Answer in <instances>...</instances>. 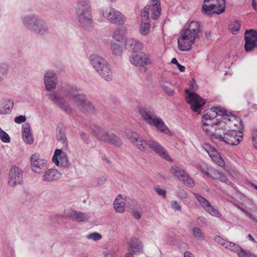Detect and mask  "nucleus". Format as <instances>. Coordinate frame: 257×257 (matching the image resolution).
<instances>
[{
	"instance_id": "obj_33",
	"label": "nucleus",
	"mask_w": 257,
	"mask_h": 257,
	"mask_svg": "<svg viewBox=\"0 0 257 257\" xmlns=\"http://www.w3.org/2000/svg\"><path fill=\"white\" fill-rule=\"evenodd\" d=\"M97 73L106 81H109L112 79V71L109 64L103 67Z\"/></svg>"
},
{
	"instance_id": "obj_40",
	"label": "nucleus",
	"mask_w": 257,
	"mask_h": 257,
	"mask_svg": "<svg viewBox=\"0 0 257 257\" xmlns=\"http://www.w3.org/2000/svg\"><path fill=\"white\" fill-rule=\"evenodd\" d=\"M226 248L229 249V250L236 253V254L238 253L239 250H240L241 247L237 245V244L227 241L226 243V244H225V246Z\"/></svg>"
},
{
	"instance_id": "obj_20",
	"label": "nucleus",
	"mask_w": 257,
	"mask_h": 257,
	"mask_svg": "<svg viewBox=\"0 0 257 257\" xmlns=\"http://www.w3.org/2000/svg\"><path fill=\"white\" fill-rule=\"evenodd\" d=\"M194 195L201 206L209 214L217 217H220L221 216V213L218 209L216 207L212 206L207 199L198 193H194Z\"/></svg>"
},
{
	"instance_id": "obj_15",
	"label": "nucleus",
	"mask_w": 257,
	"mask_h": 257,
	"mask_svg": "<svg viewBox=\"0 0 257 257\" xmlns=\"http://www.w3.org/2000/svg\"><path fill=\"white\" fill-rule=\"evenodd\" d=\"M23 181V170L16 166H13L9 172L8 184L11 187H15L20 185Z\"/></svg>"
},
{
	"instance_id": "obj_12",
	"label": "nucleus",
	"mask_w": 257,
	"mask_h": 257,
	"mask_svg": "<svg viewBox=\"0 0 257 257\" xmlns=\"http://www.w3.org/2000/svg\"><path fill=\"white\" fill-rule=\"evenodd\" d=\"M202 128L205 134L209 136L211 139H218L221 132L220 131L223 130V127H221L220 125V121L213 122H202Z\"/></svg>"
},
{
	"instance_id": "obj_60",
	"label": "nucleus",
	"mask_w": 257,
	"mask_h": 257,
	"mask_svg": "<svg viewBox=\"0 0 257 257\" xmlns=\"http://www.w3.org/2000/svg\"><path fill=\"white\" fill-rule=\"evenodd\" d=\"M188 90V89H187ZM196 89V84L194 80L190 81V88L189 90L191 92H194Z\"/></svg>"
},
{
	"instance_id": "obj_1",
	"label": "nucleus",
	"mask_w": 257,
	"mask_h": 257,
	"mask_svg": "<svg viewBox=\"0 0 257 257\" xmlns=\"http://www.w3.org/2000/svg\"><path fill=\"white\" fill-rule=\"evenodd\" d=\"M124 134L129 141L140 151L148 153L152 150L164 159L170 162H173V160L169 156L165 148L154 139H150L146 141L139 134L130 130H126Z\"/></svg>"
},
{
	"instance_id": "obj_4",
	"label": "nucleus",
	"mask_w": 257,
	"mask_h": 257,
	"mask_svg": "<svg viewBox=\"0 0 257 257\" xmlns=\"http://www.w3.org/2000/svg\"><path fill=\"white\" fill-rule=\"evenodd\" d=\"M200 32L199 23L197 21H192L187 28L181 32L178 39V49L182 51L191 50L195 40L198 38Z\"/></svg>"
},
{
	"instance_id": "obj_44",
	"label": "nucleus",
	"mask_w": 257,
	"mask_h": 257,
	"mask_svg": "<svg viewBox=\"0 0 257 257\" xmlns=\"http://www.w3.org/2000/svg\"><path fill=\"white\" fill-rule=\"evenodd\" d=\"M170 171L172 174L178 179L181 174H182V172L185 170L180 167L173 166L170 168Z\"/></svg>"
},
{
	"instance_id": "obj_34",
	"label": "nucleus",
	"mask_w": 257,
	"mask_h": 257,
	"mask_svg": "<svg viewBox=\"0 0 257 257\" xmlns=\"http://www.w3.org/2000/svg\"><path fill=\"white\" fill-rule=\"evenodd\" d=\"M70 217L78 222L87 221L90 218L87 214L76 211L71 212Z\"/></svg>"
},
{
	"instance_id": "obj_32",
	"label": "nucleus",
	"mask_w": 257,
	"mask_h": 257,
	"mask_svg": "<svg viewBox=\"0 0 257 257\" xmlns=\"http://www.w3.org/2000/svg\"><path fill=\"white\" fill-rule=\"evenodd\" d=\"M125 204V199L121 195H118L113 202L114 209L116 212L118 213L124 212Z\"/></svg>"
},
{
	"instance_id": "obj_61",
	"label": "nucleus",
	"mask_w": 257,
	"mask_h": 257,
	"mask_svg": "<svg viewBox=\"0 0 257 257\" xmlns=\"http://www.w3.org/2000/svg\"><path fill=\"white\" fill-rule=\"evenodd\" d=\"M80 136L82 139H83L85 142L88 143V141L89 140L88 136L85 132H82L80 133Z\"/></svg>"
},
{
	"instance_id": "obj_62",
	"label": "nucleus",
	"mask_w": 257,
	"mask_h": 257,
	"mask_svg": "<svg viewBox=\"0 0 257 257\" xmlns=\"http://www.w3.org/2000/svg\"><path fill=\"white\" fill-rule=\"evenodd\" d=\"M221 181L223 182H227L228 181L227 177L222 173L220 172L219 176H218V179Z\"/></svg>"
},
{
	"instance_id": "obj_50",
	"label": "nucleus",
	"mask_w": 257,
	"mask_h": 257,
	"mask_svg": "<svg viewBox=\"0 0 257 257\" xmlns=\"http://www.w3.org/2000/svg\"><path fill=\"white\" fill-rule=\"evenodd\" d=\"M237 254L238 257H257L255 254L249 251L244 250L241 247Z\"/></svg>"
},
{
	"instance_id": "obj_42",
	"label": "nucleus",
	"mask_w": 257,
	"mask_h": 257,
	"mask_svg": "<svg viewBox=\"0 0 257 257\" xmlns=\"http://www.w3.org/2000/svg\"><path fill=\"white\" fill-rule=\"evenodd\" d=\"M240 29V24L237 21L232 22L229 26V30L230 32L234 35L236 34Z\"/></svg>"
},
{
	"instance_id": "obj_38",
	"label": "nucleus",
	"mask_w": 257,
	"mask_h": 257,
	"mask_svg": "<svg viewBox=\"0 0 257 257\" xmlns=\"http://www.w3.org/2000/svg\"><path fill=\"white\" fill-rule=\"evenodd\" d=\"M104 142L108 143L116 146H120L122 143L120 139L113 134H107Z\"/></svg>"
},
{
	"instance_id": "obj_48",
	"label": "nucleus",
	"mask_w": 257,
	"mask_h": 257,
	"mask_svg": "<svg viewBox=\"0 0 257 257\" xmlns=\"http://www.w3.org/2000/svg\"><path fill=\"white\" fill-rule=\"evenodd\" d=\"M102 238L101 235L98 232H93L88 234L86 235V238L89 240H92L93 241H98Z\"/></svg>"
},
{
	"instance_id": "obj_26",
	"label": "nucleus",
	"mask_w": 257,
	"mask_h": 257,
	"mask_svg": "<svg viewBox=\"0 0 257 257\" xmlns=\"http://www.w3.org/2000/svg\"><path fill=\"white\" fill-rule=\"evenodd\" d=\"M22 136L24 141L28 144H32L34 142L32 131L29 123H24L22 125Z\"/></svg>"
},
{
	"instance_id": "obj_24",
	"label": "nucleus",
	"mask_w": 257,
	"mask_h": 257,
	"mask_svg": "<svg viewBox=\"0 0 257 257\" xmlns=\"http://www.w3.org/2000/svg\"><path fill=\"white\" fill-rule=\"evenodd\" d=\"M89 61L91 65L97 72L108 64L106 60L96 54L90 55Z\"/></svg>"
},
{
	"instance_id": "obj_11",
	"label": "nucleus",
	"mask_w": 257,
	"mask_h": 257,
	"mask_svg": "<svg viewBox=\"0 0 257 257\" xmlns=\"http://www.w3.org/2000/svg\"><path fill=\"white\" fill-rule=\"evenodd\" d=\"M222 116L220 120V125L224 130L228 128L230 129H239L242 127V123L241 120L232 115H229L227 113L226 111L222 112Z\"/></svg>"
},
{
	"instance_id": "obj_2",
	"label": "nucleus",
	"mask_w": 257,
	"mask_h": 257,
	"mask_svg": "<svg viewBox=\"0 0 257 257\" xmlns=\"http://www.w3.org/2000/svg\"><path fill=\"white\" fill-rule=\"evenodd\" d=\"M80 89L76 86H71L64 90L63 95L74 106H76L83 112L94 113L95 109L83 93H79Z\"/></svg>"
},
{
	"instance_id": "obj_29",
	"label": "nucleus",
	"mask_w": 257,
	"mask_h": 257,
	"mask_svg": "<svg viewBox=\"0 0 257 257\" xmlns=\"http://www.w3.org/2000/svg\"><path fill=\"white\" fill-rule=\"evenodd\" d=\"M56 140L61 144L62 149L66 150L68 148V141L65 131L59 127L57 128Z\"/></svg>"
},
{
	"instance_id": "obj_53",
	"label": "nucleus",
	"mask_w": 257,
	"mask_h": 257,
	"mask_svg": "<svg viewBox=\"0 0 257 257\" xmlns=\"http://www.w3.org/2000/svg\"><path fill=\"white\" fill-rule=\"evenodd\" d=\"M177 196L181 199H185L187 198L188 194L184 189L180 188L177 192Z\"/></svg>"
},
{
	"instance_id": "obj_28",
	"label": "nucleus",
	"mask_w": 257,
	"mask_h": 257,
	"mask_svg": "<svg viewBox=\"0 0 257 257\" xmlns=\"http://www.w3.org/2000/svg\"><path fill=\"white\" fill-rule=\"evenodd\" d=\"M141 67L146 68L154 64V59L152 54L144 52H140Z\"/></svg>"
},
{
	"instance_id": "obj_35",
	"label": "nucleus",
	"mask_w": 257,
	"mask_h": 257,
	"mask_svg": "<svg viewBox=\"0 0 257 257\" xmlns=\"http://www.w3.org/2000/svg\"><path fill=\"white\" fill-rule=\"evenodd\" d=\"M139 32L144 37L148 36L151 33V24L149 21H141Z\"/></svg>"
},
{
	"instance_id": "obj_3",
	"label": "nucleus",
	"mask_w": 257,
	"mask_h": 257,
	"mask_svg": "<svg viewBox=\"0 0 257 257\" xmlns=\"http://www.w3.org/2000/svg\"><path fill=\"white\" fill-rule=\"evenodd\" d=\"M200 32L199 23L197 21H192L187 28L181 32L178 39V49L182 51L191 50L195 40L198 38Z\"/></svg>"
},
{
	"instance_id": "obj_47",
	"label": "nucleus",
	"mask_w": 257,
	"mask_h": 257,
	"mask_svg": "<svg viewBox=\"0 0 257 257\" xmlns=\"http://www.w3.org/2000/svg\"><path fill=\"white\" fill-rule=\"evenodd\" d=\"M4 113H9L13 107L14 102L11 100H6L4 103Z\"/></svg>"
},
{
	"instance_id": "obj_5",
	"label": "nucleus",
	"mask_w": 257,
	"mask_h": 257,
	"mask_svg": "<svg viewBox=\"0 0 257 257\" xmlns=\"http://www.w3.org/2000/svg\"><path fill=\"white\" fill-rule=\"evenodd\" d=\"M21 20L25 28L35 35L45 36L49 33L47 23L38 16L25 15Z\"/></svg>"
},
{
	"instance_id": "obj_58",
	"label": "nucleus",
	"mask_w": 257,
	"mask_h": 257,
	"mask_svg": "<svg viewBox=\"0 0 257 257\" xmlns=\"http://www.w3.org/2000/svg\"><path fill=\"white\" fill-rule=\"evenodd\" d=\"M26 120V117L24 115H19L15 118L14 121L17 123H21L22 122H24Z\"/></svg>"
},
{
	"instance_id": "obj_51",
	"label": "nucleus",
	"mask_w": 257,
	"mask_h": 257,
	"mask_svg": "<svg viewBox=\"0 0 257 257\" xmlns=\"http://www.w3.org/2000/svg\"><path fill=\"white\" fill-rule=\"evenodd\" d=\"M9 69L8 65L6 63H0V78L7 75Z\"/></svg>"
},
{
	"instance_id": "obj_41",
	"label": "nucleus",
	"mask_w": 257,
	"mask_h": 257,
	"mask_svg": "<svg viewBox=\"0 0 257 257\" xmlns=\"http://www.w3.org/2000/svg\"><path fill=\"white\" fill-rule=\"evenodd\" d=\"M209 172H205V175L207 177L212 178L213 179H218L220 172L213 168H207Z\"/></svg>"
},
{
	"instance_id": "obj_10",
	"label": "nucleus",
	"mask_w": 257,
	"mask_h": 257,
	"mask_svg": "<svg viewBox=\"0 0 257 257\" xmlns=\"http://www.w3.org/2000/svg\"><path fill=\"white\" fill-rule=\"evenodd\" d=\"M101 14L110 23L115 25H122L126 20V18L122 13L112 8L102 10Z\"/></svg>"
},
{
	"instance_id": "obj_54",
	"label": "nucleus",
	"mask_w": 257,
	"mask_h": 257,
	"mask_svg": "<svg viewBox=\"0 0 257 257\" xmlns=\"http://www.w3.org/2000/svg\"><path fill=\"white\" fill-rule=\"evenodd\" d=\"M141 210V208L131 209V213L132 214V215L135 218L137 219H140L141 217V214L140 212V210Z\"/></svg>"
},
{
	"instance_id": "obj_6",
	"label": "nucleus",
	"mask_w": 257,
	"mask_h": 257,
	"mask_svg": "<svg viewBox=\"0 0 257 257\" xmlns=\"http://www.w3.org/2000/svg\"><path fill=\"white\" fill-rule=\"evenodd\" d=\"M76 15L80 25L85 29L92 27L93 21L89 0H79L77 3Z\"/></svg>"
},
{
	"instance_id": "obj_45",
	"label": "nucleus",
	"mask_w": 257,
	"mask_h": 257,
	"mask_svg": "<svg viewBox=\"0 0 257 257\" xmlns=\"http://www.w3.org/2000/svg\"><path fill=\"white\" fill-rule=\"evenodd\" d=\"M192 230L193 236L197 239L203 240L204 239V234L199 227H194L192 228Z\"/></svg>"
},
{
	"instance_id": "obj_13",
	"label": "nucleus",
	"mask_w": 257,
	"mask_h": 257,
	"mask_svg": "<svg viewBox=\"0 0 257 257\" xmlns=\"http://www.w3.org/2000/svg\"><path fill=\"white\" fill-rule=\"evenodd\" d=\"M30 167L35 173L42 174L48 168V162L45 159H40V155L35 153L31 156Z\"/></svg>"
},
{
	"instance_id": "obj_57",
	"label": "nucleus",
	"mask_w": 257,
	"mask_h": 257,
	"mask_svg": "<svg viewBox=\"0 0 257 257\" xmlns=\"http://www.w3.org/2000/svg\"><path fill=\"white\" fill-rule=\"evenodd\" d=\"M171 207L177 211H181V206L177 201H173L171 202Z\"/></svg>"
},
{
	"instance_id": "obj_7",
	"label": "nucleus",
	"mask_w": 257,
	"mask_h": 257,
	"mask_svg": "<svg viewBox=\"0 0 257 257\" xmlns=\"http://www.w3.org/2000/svg\"><path fill=\"white\" fill-rule=\"evenodd\" d=\"M139 112L145 122L155 126L158 131L168 135L171 133L162 119L156 115L151 108H141Z\"/></svg>"
},
{
	"instance_id": "obj_30",
	"label": "nucleus",
	"mask_w": 257,
	"mask_h": 257,
	"mask_svg": "<svg viewBox=\"0 0 257 257\" xmlns=\"http://www.w3.org/2000/svg\"><path fill=\"white\" fill-rule=\"evenodd\" d=\"M129 246L131 251L133 253L140 254L143 252V245L142 242L136 238L131 239L130 242Z\"/></svg>"
},
{
	"instance_id": "obj_37",
	"label": "nucleus",
	"mask_w": 257,
	"mask_h": 257,
	"mask_svg": "<svg viewBox=\"0 0 257 257\" xmlns=\"http://www.w3.org/2000/svg\"><path fill=\"white\" fill-rule=\"evenodd\" d=\"M120 42L112 41L110 45V49L112 53L116 56L120 55L123 52L122 46L120 44Z\"/></svg>"
},
{
	"instance_id": "obj_63",
	"label": "nucleus",
	"mask_w": 257,
	"mask_h": 257,
	"mask_svg": "<svg viewBox=\"0 0 257 257\" xmlns=\"http://www.w3.org/2000/svg\"><path fill=\"white\" fill-rule=\"evenodd\" d=\"M106 178L102 176L98 179L97 182L99 184H103L106 181Z\"/></svg>"
},
{
	"instance_id": "obj_22",
	"label": "nucleus",
	"mask_w": 257,
	"mask_h": 257,
	"mask_svg": "<svg viewBox=\"0 0 257 257\" xmlns=\"http://www.w3.org/2000/svg\"><path fill=\"white\" fill-rule=\"evenodd\" d=\"M124 47L128 50L136 53L144 49V44L140 40L127 38L124 41Z\"/></svg>"
},
{
	"instance_id": "obj_49",
	"label": "nucleus",
	"mask_w": 257,
	"mask_h": 257,
	"mask_svg": "<svg viewBox=\"0 0 257 257\" xmlns=\"http://www.w3.org/2000/svg\"><path fill=\"white\" fill-rule=\"evenodd\" d=\"M0 139L3 143H8L10 142V136L1 127H0Z\"/></svg>"
},
{
	"instance_id": "obj_56",
	"label": "nucleus",
	"mask_w": 257,
	"mask_h": 257,
	"mask_svg": "<svg viewBox=\"0 0 257 257\" xmlns=\"http://www.w3.org/2000/svg\"><path fill=\"white\" fill-rule=\"evenodd\" d=\"M214 240L215 242L221 244L224 247L225 246V244L227 242V240H225L224 238H222L220 236L216 235L214 237Z\"/></svg>"
},
{
	"instance_id": "obj_21",
	"label": "nucleus",
	"mask_w": 257,
	"mask_h": 257,
	"mask_svg": "<svg viewBox=\"0 0 257 257\" xmlns=\"http://www.w3.org/2000/svg\"><path fill=\"white\" fill-rule=\"evenodd\" d=\"M44 82L46 89L49 92L53 91L57 85V76L54 71L49 70L45 72Z\"/></svg>"
},
{
	"instance_id": "obj_31",
	"label": "nucleus",
	"mask_w": 257,
	"mask_h": 257,
	"mask_svg": "<svg viewBox=\"0 0 257 257\" xmlns=\"http://www.w3.org/2000/svg\"><path fill=\"white\" fill-rule=\"evenodd\" d=\"M92 134L97 139L103 142L106 140L108 134L105 128L98 125H95L92 128Z\"/></svg>"
},
{
	"instance_id": "obj_14",
	"label": "nucleus",
	"mask_w": 257,
	"mask_h": 257,
	"mask_svg": "<svg viewBox=\"0 0 257 257\" xmlns=\"http://www.w3.org/2000/svg\"><path fill=\"white\" fill-rule=\"evenodd\" d=\"M185 92L187 95V101L190 104L191 109L198 113H200L201 108L205 104V100L199 95L194 92H191L186 89Z\"/></svg>"
},
{
	"instance_id": "obj_8",
	"label": "nucleus",
	"mask_w": 257,
	"mask_h": 257,
	"mask_svg": "<svg viewBox=\"0 0 257 257\" xmlns=\"http://www.w3.org/2000/svg\"><path fill=\"white\" fill-rule=\"evenodd\" d=\"M225 7V0H204L202 9L207 15L221 14L224 12Z\"/></svg>"
},
{
	"instance_id": "obj_17",
	"label": "nucleus",
	"mask_w": 257,
	"mask_h": 257,
	"mask_svg": "<svg viewBox=\"0 0 257 257\" xmlns=\"http://www.w3.org/2000/svg\"><path fill=\"white\" fill-rule=\"evenodd\" d=\"M202 147L215 164L221 168L225 167V163L224 160L214 148L207 143L202 144Z\"/></svg>"
},
{
	"instance_id": "obj_18",
	"label": "nucleus",
	"mask_w": 257,
	"mask_h": 257,
	"mask_svg": "<svg viewBox=\"0 0 257 257\" xmlns=\"http://www.w3.org/2000/svg\"><path fill=\"white\" fill-rule=\"evenodd\" d=\"M52 161L55 165L60 168H67L70 166L66 153L62 152L61 149L55 150Z\"/></svg>"
},
{
	"instance_id": "obj_52",
	"label": "nucleus",
	"mask_w": 257,
	"mask_h": 257,
	"mask_svg": "<svg viewBox=\"0 0 257 257\" xmlns=\"http://www.w3.org/2000/svg\"><path fill=\"white\" fill-rule=\"evenodd\" d=\"M154 189L158 195L162 196L164 198L166 197V191L163 187L157 185L154 187Z\"/></svg>"
},
{
	"instance_id": "obj_25",
	"label": "nucleus",
	"mask_w": 257,
	"mask_h": 257,
	"mask_svg": "<svg viewBox=\"0 0 257 257\" xmlns=\"http://www.w3.org/2000/svg\"><path fill=\"white\" fill-rule=\"evenodd\" d=\"M220 111H218L217 107H212L206 109L204 111V114L202 118V122H213L214 120L217 121L215 119V117L219 115Z\"/></svg>"
},
{
	"instance_id": "obj_39",
	"label": "nucleus",
	"mask_w": 257,
	"mask_h": 257,
	"mask_svg": "<svg viewBox=\"0 0 257 257\" xmlns=\"http://www.w3.org/2000/svg\"><path fill=\"white\" fill-rule=\"evenodd\" d=\"M131 64L135 67H141L140 53H133L129 57Z\"/></svg>"
},
{
	"instance_id": "obj_36",
	"label": "nucleus",
	"mask_w": 257,
	"mask_h": 257,
	"mask_svg": "<svg viewBox=\"0 0 257 257\" xmlns=\"http://www.w3.org/2000/svg\"><path fill=\"white\" fill-rule=\"evenodd\" d=\"M178 179L182 182L184 184L190 187H193L194 185V181L186 171L182 172Z\"/></svg>"
},
{
	"instance_id": "obj_43",
	"label": "nucleus",
	"mask_w": 257,
	"mask_h": 257,
	"mask_svg": "<svg viewBox=\"0 0 257 257\" xmlns=\"http://www.w3.org/2000/svg\"><path fill=\"white\" fill-rule=\"evenodd\" d=\"M122 30L119 28L116 29L113 32L112 39L113 41L120 42L122 40Z\"/></svg>"
},
{
	"instance_id": "obj_23",
	"label": "nucleus",
	"mask_w": 257,
	"mask_h": 257,
	"mask_svg": "<svg viewBox=\"0 0 257 257\" xmlns=\"http://www.w3.org/2000/svg\"><path fill=\"white\" fill-rule=\"evenodd\" d=\"M42 176V180L44 182L50 183L57 181L59 179L62 174L56 169H48L45 171Z\"/></svg>"
},
{
	"instance_id": "obj_16",
	"label": "nucleus",
	"mask_w": 257,
	"mask_h": 257,
	"mask_svg": "<svg viewBox=\"0 0 257 257\" xmlns=\"http://www.w3.org/2000/svg\"><path fill=\"white\" fill-rule=\"evenodd\" d=\"M48 97L61 110L66 113L70 114L72 113V107L60 94L58 93L49 94Z\"/></svg>"
},
{
	"instance_id": "obj_59",
	"label": "nucleus",
	"mask_w": 257,
	"mask_h": 257,
	"mask_svg": "<svg viewBox=\"0 0 257 257\" xmlns=\"http://www.w3.org/2000/svg\"><path fill=\"white\" fill-rule=\"evenodd\" d=\"M252 140L254 147L257 149V131L253 133Z\"/></svg>"
},
{
	"instance_id": "obj_46",
	"label": "nucleus",
	"mask_w": 257,
	"mask_h": 257,
	"mask_svg": "<svg viewBox=\"0 0 257 257\" xmlns=\"http://www.w3.org/2000/svg\"><path fill=\"white\" fill-rule=\"evenodd\" d=\"M150 9L149 7L147 6L145 7L141 12V21H148L150 19Z\"/></svg>"
},
{
	"instance_id": "obj_9",
	"label": "nucleus",
	"mask_w": 257,
	"mask_h": 257,
	"mask_svg": "<svg viewBox=\"0 0 257 257\" xmlns=\"http://www.w3.org/2000/svg\"><path fill=\"white\" fill-rule=\"evenodd\" d=\"M222 134L221 133L219 136L218 140L223 142L227 144L232 146L238 145L242 139V133L234 129H230L226 131V130H222Z\"/></svg>"
},
{
	"instance_id": "obj_19",
	"label": "nucleus",
	"mask_w": 257,
	"mask_h": 257,
	"mask_svg": "<svg viewBox=\"0 0 257 257\" xmlns=\"http://www.w3.org/2000/svg\"><path fill=\"white\" fill-rule=\"evenodd\" d=\"M244 39V49L246 52L251 51L257 47V31L253 30H246Z\"/></svg>"
},
{
	"instance_id": "obj_64",
	"label": "nucleus",
	"mask_w": 257,
	"mask_h": 257,
	"mask_svg": "<svg viewBox=\"0 0 257 257\" xmlns=\"http://www.w3.org/2000/svg\"><path fill=\"white\" fill-rule=\"evenodd\" d=\"M184 257H194L193 254L190 251H186L184 253Z\"/></svg>"
},
{
	"instance_id": "obj_55",
	"label": "nucleus",
	"mask_w": 257,
	"mask_h": 257,
	"mask_svg": "<svg viewBox=\"0 0 257 257\" xmlns=\"http://www.w3.org/2000/svg\"><path fill=\"white\" fill-rule=\"evenodd\" d=\"M162 89L163 91L169 96H174L175 94V91L168 86L163 85L162 86Z\"/></svg>"
},
{
	"instance_id": "obj_27",
	"label": "nucleus",
	"mask_w": 257,
	"mask_h": 257,
	"mask_svg": "<svg viewBox=\"0 0 257 257\" xmlns=\"http://www.w3.org/2000/svg\"><path fill=\"white\" fill-rule=\"evenodd\" d=\"M150 9V13L151 18L153 20H157L159 19L161 13V4L160 1L155 2H151V5L148 6Z\"/></svg>"
}]
</instances>
